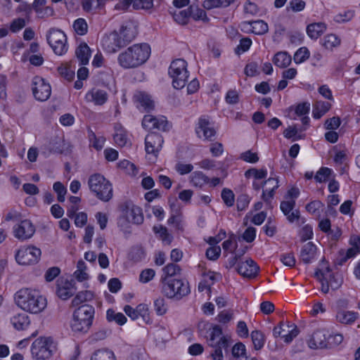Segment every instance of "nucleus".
<instances>
[{"label":"nucleus","mask_w":360,"mask_h":360,"mask_svg":"<svg viewBox=\"0 0 360 360\" xmlns=\"http://www.w3.org/2000/svg\"><path fill=\"white\" fill-rule=\"evenodd\" d=\"M75 55L77 59L80 61L81 65H86L89 63V58L91 56L90 48L85 42H82L76 49Z\"/></svg>","instance_id":"23"},{"label":"nucleus","mask_w":360,"mask_h":360,"mask_svg":"<svg viewBox=\"0 0 360 360\" xmlns=\"http://www.w3.org/2000/svg\"><path fill=\"white\" fill-rule=\"evenodd\" d=\"M114 129L115 134L113 135V139L115 143L121 147L126 146L128 141L126 130L120 124H115Z\"/></svg>","instance_id":"25"},{"label":"nucleus","mask_w":360,"mask_h":360,"mask_svg":"<svg viewBox=\"0 0 360 360\" xmlns=\"http://www.w3.org/2000/svg\"><path fill=\"white\" fill-rule=\"evenodd\" d=\"M195 131L199 138L203 137L205 140L212 141L216 135V131L213 123L211 122L210 117L205 115L200 116Z\"/></svg>","instance_id":"13"},{"label":"nucleus","mask_w":360,"mask_h":360,"mask_svg":"<svg viewBox=\"0 0 360 360\" xmlns=\"http://www.w3.org/2000/svg\"><path fill=\"white\" fill-rule=\"evenodd\" d=\"M142 126L147 130L158 129L163 131H169L171 127L165 116L155 117L152 115H146L143 117Z\"/></svg>","instance_id":"14"},{"label":"nucleus","mask_w":360,"mask_h":360,"mask_svg":"<svg viewBox=\"0 0 360 360\" xmlns=\"http://www.w3.org/2000/svg\"><path fill=\"white\" fill-rule=\"evenodd\" d=\"M325 281L329 283L332 290H335L341 286L342 283V278L337 273L327 277V278L325 279Z\"/></svg>","instance_id":"44"},{"label":"nucleus","mask_w":360,"mask_h":360,"mask_svg":"<svg viewBox=\"0 0 360 360\" xmlns=\"http://www.w3.org/2000/svg\"><path fill=\"white\" fill-rule=\"evenodd\" d=\"M153 307L155 313L158 316L164 315L167 311L165 300L161 297H159L154 300Z\"/></svg>","instance_id":"43"},{"label":"nucleus","mask_w":360,"mask_h":360,"mask_svg":"<svg viewBox=\"0 0 360 360\" xmlns=\"http://www.w3.org/2000/svg\"><path fill=\"white\" fill-rule=\"evenodd\" d=\"M259 269L258 265L252 259L238 262L236 267V271L240 275L250 278H255L257 275Z\"/></svg>","instance_id":"19"},{"label":"nucleus","mask_w":360,"mask_h":360,"mask_svg":"<svg viewBox=\"0 0 360 360\" xmlns=\"http://www.w3.org/2000/svg\"><path fill=\"white\" fill-rule=\"evenodd\" d=\"M32 91L34 98L39 101H46L51 94L50 84L39 76L34 77L32 81Z\"/></svg>","instance_id":"12"},{"label":"nucleus","mask_w":360,"mask_h":360,"mask_svg":"<svg viewBox=\"0 0 360 360\" xmlns=\"http://www.w3.org/2000/svg\"><path fill=\"white\" fill-rule=\"evenodd\" d=\"M309 51L307 47L300 48L294 54V61L295 63H301L308 59Z\"/></svg>","instance_id":"48"},{"label":"nucleus","mask_w":360,"mask_h":360,"mask_svg":"<svg viewBox=\"0 0 360 360\" xmlns=\"http://www.w3.org/2000/svg\"><path fill=\"white\" fill-rule=\"evenodd\" d=\"M34 232V226L28 219L21 221L20 224L13 227L14 236L20 240L30 238Z\"/></svg>","instance_id":"17"},{"label":"nucleus","mask_w":360,"mask_h":360,"mask_svg":"<svg viewBox=\"0 0 360 360\" xmlns=\"http://www.w3.org/2000/svg\"><path fill=\"white\" fill-rule=\"evenodd\" d=\"M150 55V46L146 43L134 44L121 52L117 57L124 69L136 68L144 64Z\"/></svg>","instance_id":"2"},{"label":"nucleus","mask_w":360,"mask_h":360,"mask_svg":"<svg viewBox=\"0 0 360 360\" xmlns=\"http://www.w3.org/2000/svg\"><path fill=\"white\" fill-rule=\"evenodd\" d=\"M168 73L172 78L174 88L182 89L185 86L188 78L187 62L182 58L174 60L169 67Z\"/></svg>","instance_id":"8"},{"label":"nucleus","mask_w":360,"mask_h":360,"mask_svg":"<svg viewBox=\"0 0 360 360\" xmlns=\"http://www.w3.org/2000/svg\"><path fill=\"white\" fill-rule=\"evenodd\" d=\"M106 319L108 321H115L122 326L127 322V317L121 312H115L113 309H108L106 312Z\"/></svg>","instance_id":"33"},{"label":"nucleus","mask_w":360,"mask_h":360,"mask_svg":"<svg viewBox=\"0 0 360 360\" xmlns=\"http://www.w3.org/2000/svg\"><path fill=\"white\" fill-rule=\"evenodd\" d=\"M74 285L75 281L73 280H71L70 281H65L63 286H60V283H58V296L63 300H66L71 297L76 291Z\"/></svg>","instance_id":"21"},{"label":"nucleus","mask_w":360,"mask_h":360,"mask_svg":"<svg viewBox=\"0 0 360 360\" xmlns=\"http://www.w3.org/2000/svg\"><path fill=\"white\" fill-rule=\"evenodd\" d=\"M323 207V204L320 200H314L306 205V210L312 214L319 216V210Z\"/></svg>","instance_id":"53"},{"label":"nucleus","mask_w":360,"mask_h":360,"mask_svg":"<svg viewBox=\"0 0 360 360\" xmlns=\"http://www.w3.org/2000/svg\"><path fill=\"white\" fill-rule=\"evenodd\" d=\"M207 333V344L213 349L210 356L214 360H223L222 349L226 351L229 345L228 338L222 335V328L219 325L212 324Z\"/></svg>","instance_id":"5"},{"label":"nucleus","mask_w":360,"mask_h":360,"mask_svg":"<svg viewBox=\"0 0 360 360\" xmlns=\"http://www.w3.org/2000/svg\"><path fill=\"white\" fill-rule=\"evenodd\" d=\"M359 317V314L355 311L340 310L336 314V319L343 324H352Z\"/></svg>","instance_id":"24"},{"label":"nucleus","mask_w":360,"mask_h":360,"mask_svg":"<svg viewBox=\"0 0 360 360\" xmlns=\"http://www.w3.org/2000/svg\"><path fill=\"white\" fill-rule=\"evenodd\" d=\"M13 327L18 330H25L30 325V320L25 314H18L11 319Z\"/></svg>","instance_id":"26"},{"label":"nucleus","mask_w":360,"mask_h":360,"mask_svg":"<svg viewBox=\"0 0 360 360\" xmlns=\"http://www.w3.org/2000/svg\"><path fill=\"white\" fill-rule=\"evenodd\" d=\"M95 314L93 306L84 304L79 306L73 312L71 328L74 332L86 333L90 329Z\"/></svg>","instance_id":"4"},{"label":"nucleus","mask_w":360,"mask_h":360,"mask_svg":"<svg viewBox=\"0 0 360 360\" xmlns=\"http://www.w3.org/2000/svg\"><path fill=\"white\" fill-rule=\"evenodd\" d=\"M163 142V137L160 134L154 132L148 134L145 138L146 153L156 158L162 149Z\"/></svg>","instance_id":"15"},{"label":"nucleus","mask_w":360,"mask_h":360,"mask_svg":"<svg viewBox=\"0 0 360 360\" xmlns=\"http://www.w3.org/2000/svg\"><path fill=\"white\" fill-rule=\"evenodd\" d=\"M73 28L79 35H84L88 30V25L83 18L77 19L73 23Z\"/></svg>","instance_id":"45"},{"label":"nucleus","mask_w":360,"mask_h":360,"mask_svg":"<svg viewBox=\"0 0 360 360\" xmlns=\"http://www.w3.org/2000/svg\"><path fill=\"white\" fill-rule=\"evenodd\" d=\"M354 16V11L352 10L345 11L334 16V20L338 23H345L350 21Z\"/></svg>","instance_id":"46"},{"label":"nucleus","mask_w":360,"mask_h":360,"mask_svg":"<svg viewBox=\"0 0 360 360\" xmlns=\"http://www.w3.org/2000/svg\"><path fill=\"white\" fill-rule=\"evenodd\" d=\"M162 293L167 298L179 300L191 292L188 282L182 279L162 278Z\"/></svg>","instance_id":"6"},{"label":"nucleus","mask_w":360,"mask_h":360,"mask_svg":"<svg viewBox=\"0 0 360 360\" xmlns=\"http://www.w3.org/2000/svg\"><path fill=\"white\" fill-rule=\"evenodd\" d=\"M291 60V56L285 51L278 52L273 58L274 64L281 68L288 67Z\"/></svg>","instance_id":"29"},{"label":"nucleus","mask_w":360,"mask_h":360,"mask_svg":"<svg viewBox=\"0 0 360 360\" xmlns=\"http://www.w3.org/2000/svg\"><path fill=\"white\" fill-rule=\"evenodd\" d=\"M251 26L252 32L258 35L266 33L269 30L267 23L262 20L252 22Z\"/></svg>","instance_id":"39"},{"label":"nucleus","mask_w":360,"mask_h":360,"mask_svg":"<svg viewBox=\"0 0 360 360\" xmlns=\"http://www.w3.org/2000/svg\"><path fill=\"white\" fill-rule=\"evenodd\" d=\"M60 273V269L57 266H53L47 269L44 274L45 280L47 282L53 281Z\"/></svg>","instance_id":"62"},{"label":"nucleus","mask_w":360,"mask_h":360,"mask_svg":"<svg viewBox=\"0 0 360 360\" xmlns=\"http://www.w3.org/2000/svg\"><path fill=\"white\" fill-rule=\"evenodd\" d=\"M326 30V25L324 23H312L307 26V32L311 39H316Z\"/></svg>","instance_id":"27"},{"label":"nucleus","mask_w":360,"mask_h":360,"mask_svg":"<svg viewBox=\"0 0 360 360\" xmlns=\"http://www.w3.org/2000/svg\"><path fill=\"white\" fill-rule=\"evenodd\" d=\"M233 319V313L232 311L223 310L219 313L215 319L220 323L225 325Z\"/></svg>","instance_id":"49"},{"label":"nucleus","mask_w":360,"mask_h":360,"mask_svg":"<svg viewBox=\"0 0 360 360\" xmlns=\"http://www.w3.org/2000/svg\"><path fill=\"white\" fill-rule=\"evenodd\" d=\"M332 170L328 167H321L314 176L317 182L321 183L326 181L330 176Z\"/></svg>","instance_id":"54"},{"label":"nucleus","mask_w":360,"mask_h":360,"mask_svg":"<svg viewBox=\"0 0 360 360\" xmlns=\"http://www.w3.org/2000/svg\"><path fill=\"white\" fill-rule=\"evenodd\" d=\"M53 188L57 193L58 200L60 202L65 201V196L67 193V189L65 186L60 181H56L53 184Z\"/></svg>","instance_id":"51"},{"label":"nucleus","mask_w":360,"mask_h":360,"mask_svg":"<svg viewBox=\"0 0 360 360\" xmlns=\"http://www.w3.org/2000/svg\"><path fill=\"white\" fill-rule=\"evenodd\" d=\"M153 230L155 234H158L163 243L168 245L172 243L173 237L168 233L165 226L162 225L154 226Z\"/></svg>","instance_id":"34"},{"label":"nucleus","mask_w":360,"mask_h":360,"mask_svg":"<svg viewBox=\"0 0 360 360\" xmlns=\"http://www.w3.org/2000/svg\"><path fill=\"white\" fill-rule=\"evenodd\" d=\"M163 271L165 277L172 278V276L179 274L181 271L180 266L174 263H169L163 268Z\"/></svg>","instance_id":"50"},{"label":"nucleus","mask_w":360,"mask_h":360,"mask_svg":"<svg viewBox=\"0 0 360 360\" xmlns=\"http://www.w3.org/2000/svg\"><path fill=\"white\" fill-rule=\"evenodd\" d=\"M88 184L90 190L103 202H108L112 198V187L110 182L100 174L90 176Z\"/></svg>","instance_id":"7"},{"label":"nucleus","mask_w":360,"mask_h":360,"mask_svg":"<svg viewBox=\"0 0 360 360\" xmlns=\"http://www.w3.org/2000/svg\"><path fill=\"white\" fill-rule=\"evenodd\" d=\"M137 34L131 21L124 22L118 31L114 30L102 39V46L108 53H115L131 43Z\"/></svg>","instance_id":"1"},{"label":"nucleus","mask_w":360,"mask_h":360,"mask_svg":"<svg viewBox=\"0 0 360 360\" xmlns=\"http://www.w3.org/2000/svg\"><path fill=\"white\" fill-rule=\"evenodd\" d=\"M251 338L256 350H259L263 347L265 340L264 335L261 331L257 330H253L251 333Z\"/></svg>","instance_id":"38"},{"label":"nucleus","mask_w":360,"mask_h":360,"mask_svg":"<svg viewBox=\"0 0 360 360\" xmlns=\"http://www.w3.org/2000/svg\"><path fill=\"white\" fill-rule=\"evenodd\" d=\"M58 73L65 79L71 81L75 77V71L72 70L69 67L60 66L58 68Z\"/></svg>","instance_id":"63"},{"label":"nucleus","mask_w":360,"mask_h":360,"mask_svg":"<svg viewBox=\"0 0 360 360\" xmlns=\"http://www.w3.org/2000/svg\"><path fill=\"white\" fill-rule=\"evenodd\" d=\"M330 108L328 102L318 101L313 105L312 115L314 119H320Z\"/></svg>","instance_id":"28"},{"label":"nucleus","mask_w":360,"mask_h":360,"mask_svg":"<svg viewBox=\"0 0 360 360\" xmlns=\"http://www.w3.org/2000/svg\"><path fill=\"white\" fill-rule=\"evenodd\" d=\"M250 202V198L247 194H240L238 195L236 201L237 210L243 211L245 210Z\"/></svg>","instance_id":"55"},{"label":"nucleus","mask_w":360,"mask_h":360,"mask_svg":"<svg viewBox=\"0 0 360 360\" xmlns=\"http://www.w3.org/2000/svg\"><path fill=\"white\" fill-rule=\"evenodd\" d=\"M54 348L55 346L51 338L40 337L32 342L31 352L36 359L44 360L52 356Z\"/></svg>","instance_id":"9"},{"label":"nucleus","mask_w":360,"mask_h":360,"mask_svg":"<svg viewBox=\"0 0 360 360\" xmlns=\"http://www.w3.org/2000/svg\"><path fill=\"white\" fill-rule=\"evenodd\" d=\"M122 210L127 214L128 220L131 223L139 225L143 222L142 209L133 204L132 202H125L122 205Z\"/></svg>","instance_id":"16"},{"label":"nucleus","mask_w":360,"mask_h":360,"mask_svg":"<svg viewBox=\"0 0 360 360\" xmlns=\"http://www.w3.org/2000/svg\"><path fill=\"white\" fill-rule=\"evenodd\" d=\"M18 307L31 314H39L46 307V299L39 292L29 288L18 290L15 295Z\"/></svg>","instance_id":"3"},{"label":"nucleus","mask_w":360,"mask_h":360,"mask_svg":"<svg viewBox=\"0 0 360 360\" xmlns=\"http://www.w3.org/2000/svg\"><path fill=\"white\" fill-rule=\"evenodd\" d=\"M136 311L138 316L141 317L143 321L147 323H151L152 320L150 317L148 307L146 304H140L136 307Z\"/></svg>","instance_id":"40"},{"label":"nucleus","mask_w":360,"mask_h":360,"mask_svg":"<svg viewBox=\"0 0 360 360\" xmlns=\"http://www.w3.org/2000/svg\"><path fill=\"white\" fill-rule=\"evenodd\" d=\"M46 40L56 55L62 56L68 51L67 37L62 30L51 28L47 32Z\"/></svg>","instance_id":"11"},{"label":"nucleus","mask_w":360,"mask_h":360,"mask_svg":"<svg viewBox=\"0 0 360 360\" xmlns=\"http://www.w3.org/2000/svg\"><path fill=\"white\" fill-rule=\"evenodd\" d=\"M340 44V39L333 34H328L323 39V46L326 49H333Z\"/></svg>","instance_id":"42"},{"label":"nucleus","mask_w":360,"mask_h":360,"mask_svg":"<svg viewBox=\"0 0 360 360\" xmlns=\"http://www.w3.org/2000/svg\"><path fill=\"white\" fill-rule=\"evenodd\" d=\"M316 247L311 243H306L301 249L300 257L305 264H309L314 259Z\"/></svg>","instance_id":"22"},{"label":"nucleus","mask_w":360,"mask_h":360,"mask_svg":"<svg viewBox=\"0 0 360 360\" xmlns=\"http://www.w3.org/2000/svg\"><path fill=\"white\" fill-rule=\"evenodd\" d=\"M190 17L189 7L183 11H180L179 12H175L173 15V18L174 20L181 25H186L188 22V18Z\"/></svg>","instance_id":"47"},{"label":"nucleus","mask_w":360,"mask_h":360,"mask_svg":"<svg viewBox=\"0 0 360 360\" xmlns=\"http://www.w3.org/2000/svg\"><path fill=\"white\" fill-rule=\"evenodd\" d=\"M91 360H115L114 353L109 349L96 350L91 356Z\"/></svg>","instance_id":"35"},{"label":"nucleus","mask_w":360,"mask_h":360,"mask_svg":"<svg viewBox=\"0 0 360 360\" xmlns=\"http://www.w3.org/2000/svg\"><path fill=\"white\" fill-rule=\"evenodd\" d=\"M245 346L242 342L236 343L231 349L232 356L234 358L247 357L245 356Z\"/></svg>","instance_id":"56"},{"label":"nucleus","mask_w":360,"mask_h":360,"mask_svg":"<svg viewBox=\"0 0 360 360\" xmlns=\"http://www.w3.org/2000/svg\"><path fill=\"white\" fill-rule=\"evenodd\" d=\"M134 97L136 101L139 102L146 110L150 111L153 109L154 103L148 94L140 91L136 93Z\"/></svg>","instance_id":"30"},{"label":"nucleus","mask_w":360,"mask_h":360,"mask_svg":"<svg viewBox=\"0 0 360 360\" xmlns=\"http://www.w3.org/2000/svg\"><path fill=\"white\" fill-rule=\"evenodd\" d=\"M86 100L89 102H94L96 105H103L108 100V94L101 89H92L86 94Z\"/></svg>","instance_id":"20"},{"label":"nucleus","mask_w":360,"mask_h":360,"mask_svg":"<svg viewBox=\"0 0 360 360\" xmlns=\"http://www.w3.org/2000/svg\"><path fill=\"white\" fill-rule=\"evenodd\" d=\"M221 198L228 207H231L234 203V194L229 188H224L221 191Z\"/></svg>","instance_id":"57"},{"label":"nucleus","mask_w":360,"mask_h":360,"mask_svg":"<svg viewBox=\"0 0 360 360\" xmlns=\"http://www.w3.org/2000/svg\"><path fill=\"white\" fill-rule=\"evenodd\" d=\"M41 255V250L34 245L22 246L15 252V259L20 265H34L39 262Z\"/></svg>","instance_id":"10"},{"label":"nucleus","mask_w":360,"mask_h":360,"mask_svg":"<svg viewBox=\"0 0 360 360\" xmlns=\"http://www.w3.org/2000/svg\"><path fill=\"white\" fill-rule=\"evenodd\" d=\"M93 294L90 291H82L77 294L72 301V305L74 307L79 306L82 303L91 300Z\"/></svg>","instance_id":"41"},{"label":"nucleus","mask_w":360,"mask_h":360,"mask_svg":"<svg viewBox=\"0 0 360 360\" xmlns=\"http://www.w3.org/2000/svg\"><path fill=\"white\" fill-rule=\"evenodd\" d=\"M275 183V185L269 190L268 195L266 194L265 191H263L262 198L266 205L271 206V200L273 198L275 193V190L278 187V181L275 178H269L265 184Z\"/></svg>","instance_id":"37"},{"label":"nucleus","mask_w":360,"mask_h":360,"mask_svg":"<svg viewBox=\"0 0 360 360\" xmlns=\"http://www.w3.org/2000/svg\"><path fill=\"white\" fill-rule=\"evenodd\" d=\"M155 271L152 269H146L143 270L139 275V281L146 283L150 281L155 276Z\"/></svg>","instance_id":"58"},{"label":"nucleus","mask_w":360,"mask_h":360,"mask_svg":"<svg viewBox=\"0 0 360 360\" xmlns=\"http://www.w3.org/2000/svg\"><path fill=\"white\" fill-rule=\"evenodd\" d=\"M190 181L193 186L202 188L205 184L210 182V179L202 172L196 171L191 175Z\"/></svg>","instance_id":"31"},{"label":"nucleus","mask_w":360,"mask_h":360,"mask_svg":"<svg viewBox=\"0 0 360 360\" xmlns=\"http://www.w3.org/2000/svg\"><path fill=\"white\" fill-rule=\"evenodd\" d=\"M221 248L219 246H212L206 250V257L210 260H216L220 256Z\"/></svg>","instance_id":"64"},{"label":"nucleus","mask_w":360,"mask_h":360,"mask_svg":"<svg viewBox=\"0 0 360 360\" xmlns=\"http://www.w3.org/2000/svg\"><path fill=\"white\" fill-rule=\"evenodd\" d=\"M146 253L141 245H135L132 247L129 253V257L135 262L141 261L145 258Z\"/></svg>","instance_id":"36"},{"label":"nucleus","mask_w":360,"mask_h":360,"mask_svg":"<svg viewBox=\"0 0 360 360\" xmlns=\"http://www.w3.org/2000/svg\"><path fill=\"white\" fill-rule=\"evenodd\" d=\"M267 171L266 169H257L255 168H252L247 170L245 172V176L246 178H250V176H254L256 179H262L266 177Z\"/></svg>","instance_id":"52"},{"label":"nucleus","mask_w":360,"mask_h":360,"mask_svg":"<svg viewBox=\"0 0 360 360\" xmlns=\"http://www.w3.org/2000/svg\"><path fill=\"white\" fill-rule=\"evenodd\" d=\"M252 44V40L248 37H245L240 39L239 45L236 49V53L240 54L241 53L247 51Z\"/></svg>","instance_id":"59"},{"label":"nucleus","mask_w":360,"mask_h":360,"mask_svg":"<svg viewBox=\"0 0 360 360\" xmlns=\"http://www.w3.org/2000/svg\"><path fill=\"white\" fill-rule=\"evenodd\" d=\"M175 169L180 175H185L192 172L193 166L192 164L178 162L175 165Z\"/></svg>","instance_id":"61"},{"label":"nucleus","mask_w":360,"mask_h":360,"mask_svg":"<svg viewBox=\"0 0 360 360\" xmlns=\"http://www.w3.org/2000/svg\"><path fill=\"white\" fill-rule=\"evenodd\" d=\"M153 6V0H134L133 7L135 9L148 10Z\"/></svg>","instance_id":"60"},{"label":"nucleus","mask_w":360,"mask_h":360,"mask_svg":"<svg viewBox=\"0 0 360 360\" xmlns=\"http://www.w3.org/2000/svg\"><path fill=\"white\" fill-rule=\"evenodd\" d=\"M328 331L321 329L314 332L308 342L309 347L311 349L330 348L328 343Z\"/></svg>","instance_id":"18"},{"label":"nucleus","mask_w":360,"mask_h":360,"mask_svg":"<svg viewBox=\"0 0 360 360\" xmlns=\"http://www.w3.org/2000/svg\"><path fill=\"white\" fill-rule=\"evenodd\" d=\"M190 17L195 20H202L204 22H208L210 19L207 16L206 12L199 8L198 6L191 5L189 6Z\"/></svg>","instance_id":"32"}]
</instances>
